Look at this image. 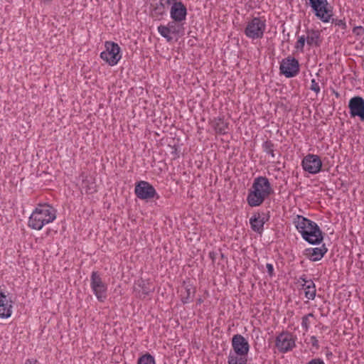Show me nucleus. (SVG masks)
Listing matches in <instances>:
<instances>
[{
    "label": "nucleus",
    "instance_id": "nucleus-33",
    "mask_svg": "<svg viewBox=\"0 0 364 364\" xmlns=\"http://www.w3.org/2000/svg\"><path fill=\"white\" fill-rule=\"evenodd\" d=\"M335 24L336 26H338L340 27H341L343 29H344L346 28V23L343 20H336L335 21Z\"/></svg>",
    "mask_w": 364,
    "mask_h": 364
},
{
    "label": "nucleus",
    "instance_id": "nucleus-14",
    "mask_svg": "<svg viewBox=\"0 0 364 364\" xmlns=\"http://www.w3.org/2000/svg\"><path fill=\"white\" fill-rule=\"evenodd\" d=\"M12 301L9 295L0 289V318H7L12 314Z\"/></svg>",
    "mask_w": 364,
    "mask_h": 364
},
{
    "label": "nucleus",
    "instance_id": "nucleus-8",
    "mask_svg": "<svg viewBox=\"0 0 364 364\" xmlns=\"http://www.w3.org/2000/svg\"><path fill=\"white\" fill-rule=\"evenodd\" d=\"M279 69L281 73L287 77H292L299 71V62L294 58L287 57L282 60Z\"/></svg>",
    "mask_w": 364,
    "mask_h": 364
},
{
    "label": "nucleus",
    "instance_id": "nucleus-28",
    "mask_svg": "<svg viewBox=\"0 0 364 364\" xmlns=\"http://www.w3.org/2000/svg\"><path fill=\"white\" fill-rule=\"evenodd\" d=\"M310 317H314V314L312 313H310L302 318L301 326L306 331H307L309 327V319Z\"/></svg>",
    "mask_w": 364,
    "mask_h": 364
},
{
    "label": "nucleus",
    "instance_id": "nucleus-10",
    "mask_svg": "<svg viewBox=\"0 0 364 364\" xmlns=\"http://www.w3.org/2000/svg\"><path fill=\"white\" fill-rule=\"evenodd\" d=\"M134 191L136 196L142 200L153 198L156 195L154 186L144 181H139L136 183Z\"/></svg>",
    "mask_w": 364,
    "mask_h": 364
},
{
    "label": "nucleus",
    "instance_id": "nucleus-23",
    "mask_svg": "<svg viewBox=\"0 0 364 364\" xmlns=\"http://www.w3.org/2000/svg\"><path fill=\"white\" fill-rule=\"evenodd\" d=\"M213 127L219 134H225L228 129V124L222 119H216L213 122Z\"/></svg>",
    "mask_w": 364,
    "mask_h": 364
},
{
    "label": "nucleus",
    "instance_id": "nucleus-37",
    "mask_svg": "<svg viewBox=\"0 0 364 364\" xmlns=\"http://www.w3.org/2000/svg\"><path fill=\"white\" fill-rule=\"evenodd\" d=\"M172 24V31H175V33H179V28H176L175 27V26H173V22L171 23Z\"/></svg>",
    "mask_w": 364,
    "mask_h": 364
},
{
    "label": "nucleus",
    "instance_id": "nucleus-5",
    "mask_svg": "<svg viewBox=\"0 0 364 364\" xmlns=\"http://www.w3.org/2000/svg\"><path fill=\"white\" fill-rule=\"evenodd\" d=\"M105 46L106 49L101 53V58L111 66L117 65L122 58L119 46L111 41H106Z\"/></svg>",
    "mask_w": 364,
    "mask_h": 364
},
{
    "label": "nucleus",
    "instance_id": "nucleus-21",
    "mask_svg": "<svg viewBox=\"0 0 364 364\" xmlns=\"http://www.w3.org/2000/svg\"><path fill=\"white\" fill-rule=\"evenodd\" d=\"M181 300L183 303L189 302L194 296L195 289L190 285L184 284L181 287Z\"/></svg>",
    "mask_w": 364,
    "mask_h": 364
},
{
    "label": "nucleus",
    "instance_id": "nucleus-15",
    "mask_svg": "<svg viewBox=\"0 0 364 364\" xmlns=\"http://www.w3.org/2000/svg\"><path fill=\"white\" fill-rule=\"evenodd\" d=\"M133 289L136 296L141 299L146 298L154 290V287L149 282L142 279H138L134 283Z\"/></svg>",
    "mask_w": 364,
    "mask_h": 364
},
{
    "label": "nucleus",
    "instance_id": "nucleus-6",
    "mask_svg": "<svg viewBox=\"0 0 364 364\" xmlns=\"http://www.w3.org/2000/svg\"><path fill=\"white\" fill-rule=\"evenodd\" d=\"M90 287L97 300L105 301L107 298V286L97 272H93L90 277Z\"/></svg>",
    "mask_w": 364,
    "mask_h": 364
},
{
    "label": "nucleus",
    "instance_id": "nucleus-22",
    "mask_svg": "<svg viewBox=\"0 0 364 364\" xmlns=\"http://www.w3.org/2000/svg\"><path fill=\"white\" fill-rule=\"evenodd\" d=\"M247 355L231 353L228 357V364H247Z\"/></svg>",
    "mask_w": 364,
    "mask_h": 364
},
{
    "label": "nucleus",
    "instance_id": "nucleus-2",
    "mask_svg": "<svg viewBox=\"0 0 364 364\" xmlns=\"http://www.w3.org/2000/svg\"><path fill=\"white\" fill-rule=\"evenodd\" d=\"M55 218L56 212L53 207L48 204L38 205L29 217L28 226L33 230H40Z\"/></svg>",
    "mask_w": 364,
    "mask_h": 364
},
{
    "label": "nucleus",
    "instance_id": "nucleus-16",
    "mask_svg": "<svg viewBox=\"0 0 364 364\" xmlns=\"http://www.w3.org/2000/svg\"><path fill=\"white\" fill-rule=\"evenodd\" d=\"M232 345L234 350L233 353L242 354V355H247L250 346L247 341L242 335H235L232 339Z\"/></svg>",
    "mask_w": 364,
    "mask_h": 364
},
{
    "label": "nucleus",
    "instance_id": "nucleus-18",
    "mask_svg": "<svg viewBox=\"0 0 364 364\" xmlns=\"http://www.w3.org/2000/svg\"><path fill=\"white\" fill-rule=\"evenodd\" d=\"M306 43L311 46H318L321 43V33L319 31L308 30L305 35Z\"/></svg>",
    "mask_w": 364,
    "mask_h": 364
},
{
    "label": "nucleus",
    "instance_id": "nucleus-12",
    "mask_svg": "<svg viewBox=\"0 0 364 364\" xmlns=\"http://www.w3.org/2000/svg\"><path fill=\"white\" fill-rule=\"evenodd\" d=\"M276 346L282 353L291 350L295 346V340L289 333H282L276 338Z\"/></svg>",
    "mask_w": 364,
    "mask_h": 364
},
{
    "label": "nucleus",
    "instance_id": "nucleus-19",
    "mask_svg": "<svg viewBox=\"0 0 364 364\" xmlns=\"http://www.w3.org/2000/svg\"><path fill=\"white\" fill-rule=\"evenodd\" d=\"M326 252L327 248L323 245L321 247L308 249L307 255L311 261H318L323 257Z\"/></svg>",
    "mask_w": 364,
    "mask_h": 364
},
{
    "label": "nucleus",
    "instance_id": "nucleus-26",
    "mask_svg": "<svg viewBox=\"0 0 364 364\" xmlns=\"http://www.w3.org/2000/svg\"><path fill=\"white\" fill-rule=\"evenodd\" d=\"M138 364H155V361L151 355L146 354L139 359Z\"/></svg>",
    "mask_w": 364,
    "mask_h": 364
},
{
    "label": "nucleus",
    "instance_id": "nucleus-29",
    "mask_svg": "<svg viewBox=\"0 0 364 364\" xmlns=\"http://www.w3.org/2000/svg\"><path fill=\"white\" fill-rule=\"evenodd\" d=\"M310 89L315 92L316 94L320 92V87L318 83L316 81L315 79H312L311 81V87Z\"/></svg>",
    "mask_w": 364,
    "mask_h": 364
},
{
    "label": "nucleus",
    "instance_id": "nucleus-30",
    "mask_svg": "<svg viewBox=\"0 0 364 364\" xmlns=\"http://www.w3.org/2000/svg\"><path fill=\"white\" fill-rule=\"evenodd\" d=\"M353 33L357 36H361L364 34V28L362 26H355L353 30Z\"/></svg>",
    "mask_w": 364,
    "mask_h": 364
},
{
    "label": "nucleus",
    "instance_id": "nucleus-4",
    "mask_svg": "<svg viewBox=\"0 0 364 364\" xmlns=\"http://www.w3.org/2000/svg\"><path fill=\"white\" fill-rule=\"evenodd\" d=\"M265 29V20L254 17L247 23L244 32L249 38L259 39L263 37Z\"/></svg>",
    "mask_w": 364,
    "mask_h": 364
},
{
    "label": "nucleus",
    "instance_id": "nucleus-7",
    "mask_svg": "<svg viewBox=\"0 0 364 364\" xmlns=\"http://www.w3.org/2000/svg\"><path fill=\"white\" fill-rule=\"evenodd\" d=\"M315 15L323 22H328L332 16V10L326 0H309Z\"/></svg>",
    "mask_w": 364,
    "mask_h": 364
},
{
    "label": "nucleus",
    "instance_id": "nucleus-32",
    "mask_svg": "<svg viewBox=\"0 0 364 364\" xmlns=\"http://www.w3.org/2000/svg\"><path fill=\"white\" fill-rule=\"evenodd\" d=\"M307 364H325L324 362L320 358L313 359Z\"/></svg>",
    "mask_w": 364,
    "mask_h": 364
},
{
    "label": "nucleus",
    "instance_id": "nucleus-39",
    "mask_svg": "<svg viewBox=\"0 0 364 364\" xmlns=\"http://www.w3.org/2000/svg\"><path fill=\"white\" fill-rule=\"evenodd\" d=\"M43 2H50L52 0H42Z\"/></svg>",
    "mask_w": 364,
    "mask_h": 364
},
{
    "label": "nucleus",
    "instance_id": "nucleus-27",
    "mask_svg": "<svg viewBox=\"0 0 364 364\" xmlns=\"http://www.w3.org/2000/svg\"><path fill=\"white\" fill-rule=\"evenodd\" d=\"M306 42V39L305 35H302V36H299L298 38V40H297L296 43L295 48L297 50L303 52L304 51V45H305Z\"/></svg>",
    "mask_w": 364,
    "mask_h": 364
},
{
    "label": "nucleus",
    "instance_id": "nucleus-34",
    "mask_svg": "<svg viewBox=\"0 0 364 364\" xmlns=\"http://www.w3.org/2000/svg\"><path fill=\"white\" fill-rule=\"evenodd\" d=\"M266 268H267V270L268 274H269L270 276H272V274H273V271H274V268H273L272 264H267V265H266Z\"/></svg>",
    "mask_w": 364,
    "mask_h": 364
},
{
    "label": "nucleus",
    "instance_id": "nucleus-36",
    "mask_svg": "<svg viewBox=\"0 0 364 364\" xmlns=\"http://www.w3.org/2000/svg\"><path fill=\"white\" fill-rule=\"evenodd\" d=\"M25 364H38L36 360L28 359L26 361Z\"/></svg>",
    "mask_w": 364,
    "mask_h": 364
},
{
    "label": "nucleus",
    "instance_id": "nucleus-13",
    "mask_svg": "<svg viewBox=\"0 0 364 364\" xmlns=\"http://www.w3.org/2000/svg\"><path fill=\"white\" fill-rule=\"evenodd\" d=\"M170 9L171 18L176 23H181L186 19L187 9L185 5L181 1L171 3Z\"/></svg>",
    "mask_w": 364,
    "mask_h": 364
},
{
    "label": "nucleus",
    "instance_id": "nucleus-1",
    "mask_svg": "<svg viewBox=\"0 0 364 364\" xmlns=\"http://www.w3.org/2000/svg\"><path fill=\"white\" fill-rule=\"evenodd\" d=\"M294 224L302 237L310 244H319L323 240L322 232L316 223L298 215L294 218Z\"/></svg>",
    "mask_w": 364,
    "mask_h": 364
},
{
    "label": "nucleus",
    "instance_id": "nucleus-3",
    "mask_svg": "<svg viewBox=\"0 0 364 364\" xmlns=\"http://www.w3.org/2000/svg\"><path fill=\"white\" fill-rule=\"evenodd\" d=\"M272 188L268 179L266 177L259 176L255 179L247 196V203L252 206L261 205L264 199L269 196Z\"/></svg>",
    "mask_w": 364,
    "mask_h": 364
},
{
    "label": "nucleus",
    "instance_id": "nucleus-20",
    "mask_svg": "<svg viewBox=\"0 0 364 364\" xmlns=\"http://www.w3.org/2000/svg\"><path fill=\"white\" fill-rule=\"evenodd\" d=\"M250 223L252 229L257 232H261L263 230L264 224V218H262L259 215H254L250 219Z\"/></svg>",
    "mask_w": 364,
    "mask_h": 364
},
{
    "label": "nucleus",
    "instance_id": "nucleus-24",
    "mask_svg": "<svg viewBox=\"0 0 364 364\" xmlns=\"http://www.w3.org/2000/svg\"><path fill=\"white\" fill-rule=\"evenodd\" d=\"M166 6L161 1L156 3L151 11V15L153 17L159 18L161 17L166 13Z\"/></svg>",
    "mask_w": 364,
    "mask_h": 364
},
{
    "label": "nucleus",
    "instance_id": "nucleus-35",
    "mask_svg": "<svg viewBox=\"0 0 364 364\" xmlns=\"http://www.w3.org/2000/svg\"><path fill=\"white\" fill-rule=\"evenodd\" d=\"M311 342L314 346L317 347L318 346V341L315 336L311 337Z\"/></svg>",
    "mask_w": 364,
    "mask_h": 364
},
{
    "label": "nucleus",
    "instance_id": "nucleus-38",
    "mask_svg": "<svg viewBox=\"0 0 364 364\" xmlns=\"http://www.w3.org/2000/svg\"><path fill=\"white\" fill-rule=\"evenodd\" d=\"M178 1V0H166V3L167 4H171V3L176 2V1Z\"/></svg>",
    "mask_w": 364,
    "mask_h": 364
},
{
    "label": "nucleus",
    "instance_id": "nucleus-25",
    "mask_svg": "<svg viewBox=\"0 0 364 364\" xmlns=\"http://www.w3.org/2000/svg\"><path fill=\"white\" fill-rule=\"evenodd\" d=\"M159 33L165 38L168 40V41H171L172 38L170 36V33H174L175 31H172V24L168 23V26H159L158 27Z\"/></svg>",
    "mask_w": 364,
    "mask_h": 364
},
{
    "label": "nucleus",
    "instance_id": "nucleus-9",
    "mask_svg": "<svg viewBox=\"0 0 364 364\" xmlns=\"http://www.w3.org/2000/svg\"><path fill=\"white\" fill-rule=\"evenodd\" d=\"M301 165L304 171L316 174L321 171L322 162L318 156L308 154L303 159Z\"/></svg>",
    "mask_w": 364,
    "mask_h": 364
},
{
    "label": "nucleus",
    "instance_id": "nucleus-11",
    "mask_svg": "<svg viewBox=\"0 0 364 364\" xmlns=\"http://www.w3.org/2000/svg\"><path fill=\"white\" fill-rule=\"evenodd\" d=\"M351 117H358L364 122V100L360 96L352 97L348 102Z\"/></svg>",
    "mask_w": 364,
    "mask_h": 364
},
{
    "label": "nucleus",
    "instance_id": "nucleus-17",
    "mask_svg": "<svg viewBox=\"0 0 364 364\" xmlns=\"http://www.w3.org/2000/svg\"><path fill=\"white\" fill-rule=\"evenodd\" d=\"M304 282L302 284V288L304 290L306 298L309 300H313L316 296V287L312 280H306L304 278H301Z\"/></svg>",
    "mask_w": 364,
    "mask_h": 364
},
{
    "label": "nucleus",
    "instance_id": "nucleus-31",
    "mask_svg": "<svg viewBox=\"0 0 364 364\" xmlns=\"http://www.w3.org/2000/svg\"><path fill=\"white\" fill-rule=\"evenodd\" d=\"M266 151L267 154H270L272 157H274V151L272 149V145L269 144H266Z\"/></svg>",
    "mask_w": 364,
    "mask_h": 364
}]
</instances>
